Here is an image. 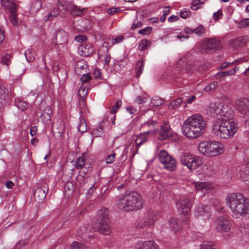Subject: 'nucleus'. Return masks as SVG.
<instances>
[{
    "label": "nucleus",
    "mask_w": 249,
    "mask_h": 249,
    "mask_svg": "<svg viewBox=\"0 0 249 249\" xmlns=\"http://www.w3.org/2000/svg\"><path fill=\"white\" fill-rule=\"evenodd\" d=\"M225 201L234 216L249 218V197L240 193H230L227 195Z\"/></svg>",
    "instance_id": "1"
},
{
    "label": "nucleus",
    "mask_w": 249,
    "mask_h": 249,
    "mask_svg": "<svg viewBox=\"0 0 249 249\" xmlns=\"http://www.w3.org/2000/svg\"><path fill=\"white\" fill-rule=\"evenodd\" d=\"M116 207L124 212L137 211L143 207V201L141 195L136 192L126 191L118 197Z\"/></svg>",
    "instance_id": "2"
},
{
    "label": "nucleus",
    "mask_w": 249,
    "mask_h": 249,
    "mask_svg": "<svg viewBox=\"0 0 249 249\" xmlns=\"http://www.w3.org/2000/svg\"><path fill=\"white\" fill-rule=\"evenodd\" d=\"M206 126L205 121L199 115L190 116L183 123L182 126V134L186 138L196 139L203 133Z\"/></svg>",
    "instance_id": "3"
},
{
    "label": "nucleus",
    "mask_w": 249,
    "mask_h": 249,
    "mask_svg": "<svg viewBox=\"0 0 249 249\" xmlns=\"http://www.w3.org/2000/svg\"><path fill=\"white\" fill-rule=\"evenodd\" d=\"M108 213V210L105 207L101 208L97 213V228L101 234L105 235H109L111 232Z\"/></svg>",
    "instance_id": "4"
},
{
    "label": "nucleus",
    "mask_w": 249,
    "mask_h": 249,
    "mask_svg": "<svg viewBox=\"0 0 249 249\" xmlns=\"http://www.w3.org/2000/svg\"><path fill=\"white\" fill-rule=\"evenodd\" d=\"M219 132L221 138L233 137L238 130L237 123L233 119L219 121Z\"/></svg>",
    "instance_id": "5"
},
{
    "label": "nucleus",
    "mask_w": 249,
    "mask_h": 249,
    "mask_svg": "<svg viewBox=\"0 0 249 249\" xmlns=\"http://www.w3.org/2000/svg\"><path fill=\"white\" fill-rule=\"evenodd\" d=\"M179 160L183 165L186 166L190 171L197 169L203 163L202 158L188 152L182 153Z\"/></svg>",
    "instance_id": "6"
},
{
    "label": "nucleus",
    "mask_w": 249,
    "mask_h": 249,
    "mask_svg": "<svg viewBox=\"0 0 249 249\" xmlns=\"http://www.w3.org/2000/svg\"><path fill=\"white\" fill-rule=\"evenodd\" d=\"M192 206L191 200L188 198H181L176 203L178 211L185 224H189V216Z\"/></svg>",
    "instance_id": "7"
},
{
    "label": "nucleus",
    "mask_w": 249,
    "mask_h": 249,
    "mask_svg": "<svg viewBox=\"0 0 249 249\" xmlns=\"http://www.w3.org/2000/svg\"><path fill=\"white\" fill-rule=\"evenodd\" d=\"M199 152L207 157H214L218 154V144L216 142H201L198 146Z\"/></svg>",
    "instance_id": "8"
},
{
    "label": "nucleus",
    "mask_w": 249,
    "mask_h": 249,
    "mask_svg": "<svg viewBox=\"0 0 249 249\" xmlns=\"http://www.w3.org/2000/svg\"><path fill=\"white\" fill-rule=\"evenodd\" d=\"M159 160L163 167L169 171H174L177 167L175 159L164 150H161L159 154Z\"/></svg>",
    "instance_id": "9"
},
{
    "label": "nucleus",
    "mask_w": 249,
    "mask_h": 249,
    "mask_svg": "<svg viewBox=\"0 0 249 249\" xmlns=\"http://www.w3.org/2000/svg\"><path fill=\"white\" fill-rule=\"evenodd\" d=\"M223 208L219 206V232H225L224 238H226L229 236L228 233L231 231V223L228 215L222 213Z\"/></svg>",
    "instance_id": "10"
},
{
    "label": "nucleus",
    "mask_w": 249,
    "mask_h": 249,
    "mask_svg": "<svg viewBox=\"0 0 249 249\" xmlns=\"http://www.w3.org/2000/svg\"><path fill=\"white\" fill-rule=\"evenodd\" d=\"M218 42L215 38H206L201 43L200 50L204 53H210L216 51Z\"/></svg>",
    "instance_id": "11"
},
{
    "label": "nucleus",
    "mask_w": 249,
    "mask_h": 249,
    "mask_svg": "<svg viewBox=\"0 0 249 249\" xmlns=\"http://www.w3.org/2000/svg\"><path fill=\"white\" fill-rule=\"evenodd\" d=\"M157 219V215L152 210H149L145 214L142 222L138 224L136 227L137 229H145L153 226Z\"/></svg>",
    "instance_id": "12"
},
{
    "label": "nucleus",
    "mask_w": 249,
    "mask_h": 249,
    "mask_svg": "<svg viewBox=\"0 0 249 249\" xmlns=\"http://www.w3.org/2000/svg\"><path fill=\"white\" fill-rule=\"evenodd\" d=\"M195 216L198 219H208L211 216L210 207L204 205L198 206L195 209Z\"/></svg>",
    "instance_id": "13"
},
{
    "label": "nucleus",
    "mask_w": 249,
    "mask_h": 249,
    "mask_svg": "<svg viewBox=\"0 0 249 249\" xmlns=\"http://www.w3.org/2000/svg\"><path fill=\"white\" fill-rule=\"evenodd\" d=\"M236 108L243 115L242 117L244 118L245 116L249 117V100L243 99L237 100Z\"/></svg>",
    "instance_id": "14"
},
{
    "label": "nucleus",
    "mask_w": 249,
    "mask_h": 249,
    "mask_svg": "<svg viewBox=\"0 0 249 249\" xmlns=\"http://www.w3.org/2000/svg\"><path fill=\"white\" fill-rule=\"evenodd\" d=\"M219 111V122L232 119L233 111L232 109L227 105H220Z\"/></svg>",
    "instance_id": "15"
},
{
    "label": "nucleus",
    "mask_w": 249,
    "mask_h": 249,
    "mask_svg": "<svg viewBox=\"0 0 249 249\" xmlns=\"http://www.w3.org/2000/svg\"><path fill=\"white\" fill-rule=\"evenodd\" d=\"M48 191V186L47 184L43 183L40 187H38L34 192V198L38 203L42 202L46 196Z\"/></svg>",
    "instance_id": "16"
},
{
    "label": "nucleus",
    "mask_w": 249,
    "mask_h": 249,
    "mask_svg": "<svg viewBox=\"0 0 249 249\" xmlns=\"http://www.w3.org/2000/svg\"><path fill=\"white\" fill-rule=\"evenodd\" d=\"M1 5L11 16H17V5L14 0H0Z\"/></svg>",
    "instance_id": "17"
},
{
    "label": "nucleus",
    "mask_w": 249,
    "mask_h": 249,
    "mask_svg": "<svg viewBox=\"0 0 249 249\" xmlns=\"http://www.w3.org/2000/svg\"><path fill=\"white\" fill-rule=\"evenodd\" d=\"M89 86L82 85L79 88L77 95L79 98V105L81 108L86 106V97L88 94Z\"/></svg>",
    "instance_id": "18"
},
{
    "label": "nucleus",
    "mask_w": 249,
    "mask_h": 249,
    "mask_svg": "<svg viewBox=\"0 0 249 249\" xmlns=\"http://www.w3.org/2000/svg\"><path fill=\"white\" fill-rule=\"evenodd\" d=\"M135 249H159V247L152 240L139 241L136 243Z\"/></svg>",
    "instance_id": "19"
},
{
    "label": "nucleus",
    "mask_w": 249,
    "mask_h": 249,
    "mask_svg": "<svg viewBox=\"0 0 249 249\" xmlns=\"http://www.w3.org/2000/svg\"><path fill=\"white\" fill-rule=\"evenodd\" d=\"M238 176L243 181L249 184V162L240 166Z\"/></svg>",
    "instance_id": "20"
},
{
    "label": "nucleus",
    "mask_w": 249,
    "mask_h": 249,
    "mask_svg": "<svg viewBox=\"0 0 249 249\" xmlns=\"http://www.w3.org/2000/svg\"><path fill=\"white\" fill-rule=\"evenodd\" d=\"M172 136L171 130L167 123H164L162 125L159 132L158 139L163 141L169 139Z\"/></svg>",
    "instance_id": "21"
},
{
    "label": "nucleus",
    "mask_w": 249,
    "mask_h": 249,
    "mask_svg": "<svg viewBox=\"0 0 249 249\" xmlns=\"http://www.w3.org/2000/svg\"><path fill=\"white\" fill-rule=\"evenodd\" d=\"M79 53L83 56H88L93 53V49L90 44H83L78 49Z\"/></svg>",
    "instance_id": "22"
},
{
    "label": "nucleus",
    "mask_w": 249,
    "mask_h": 249,
    "mask_svg": "<svg viewBox=\"0 0 249 249\" xmlns=\"http://www.w3.org/2000/svg\"><path fill=\"white\" fill-rule=\"evenodd\" d=\"M156 124H157L156 122L151 120H148V121L141 124V129H146V131L143 132V134H149L153 132Z\"/></svg>",
    "instance_id": "23"
},
{
    "label": "nucleus",
    "mask_w": 249,
    "mask_h": 249,
    "mask_svg": "<svg viewBox=\"0 0 249 249\" xmlns=\"http://www.w3.org/2000/svg\"><path fill=\"white\" fill-rule=\"evenodd\" d=\"M74 71L77 74L80 75L83 72H87V65L86 62L83 60L78 61L75 64Z\"/></svg>",
    "instance_id": "24"
},
{
    "label": "nucleus",
    "mask_w": 249,
    "mask_h": 249,
    "mask_svg": "<svg viewBox=\"0 0 249 249\" xmlns=\"http://www.w3.org/2000/svg\"><path fill=\"white\" fill-rule=\"evenodd\" d=\"M194 185L196 190L198 191L209 190L213 188V184L210 182H195Z\"/></svg>",
    "instance_id": "25"
},
{
    "label": "nucleus",
    "mask_w": 249,
    "mask_h": 249,
    "mask_svg": "<svg viewBox=\"0 0 249 249\" xmlns=\"http://www.w3.org/2000/svg\"><path fill=\"white\" fill-rule=\"evenodd\" d=\"M68 39V34L63 30H60L57 32L55 35V39L59 44H63L66 42Z\"/></svg>",
    "instance_id": "26"
},
{
    "label": "nucleus",
    "mask_w": 249,
    "mask_h": 249,
    "mask_svg": "<svg viewBox=\"0 0 249 249\" xmlns=\"http://www.w3.org/2000/svg\"><path fill=\"white\" fill-rule=\"evenodd\" d=\"M218 109V106L216 103H212L209 106L207 113L212 118L216 117L217 116V110Z\"/></svg>",
    "instance_id": "27"
},
{
    "label": "nucleus",
    "mask_w": 249,
    "mask_h": 249,
    "mask_svg": "<svg viewBox=\"0 0 249 249\" xmlns=\"http://www.w3.org/2000/svg\"><path fill=\"white\" fill-rule=\"evenodd\" d=\"M170 228L175 232H177L181 228L180 221L177 218H172L169 221Z\"/></svg>",
    "instance_id": "28"
},
{
    "label": "nucleus",
    "mask_w": 249,
    "mask_h": 249,
    "mask_svg": "<svg viewBox=\"0 0 249 249\" xmlns=\"http://www.w3.org/2000/svg\"><path fill=\"white\" fill-rule=\"evenodd\" d=\"M39 109L43 112L41 113V116H44L47 120L51 119L50 115L52 114V111L49 106L44 107V106L42 103L39 106Z\"/></svg>",
    "instance_id": "29"
},
{
    "label": "nucleus",
    "mask_w": 249,
    "mask_h": 249,
    "mask_svg": "<svg viewBox=\"0 0 249 249\" xmlns=\"http://www.w3.org/2000/svg\"><path fill=\"white\" fill-rule=\"evenodd\" d=\"M14 103L15 106L21 111H24L28 107V104L26 102L18 98L15 100Z\"/></svg>",
    "instance_id": "30"
},
{
    "label": "nucleus",
    "mask_w": 249,
    "mask_h": 249,
    "mask_svg": "<svg viewBox=\"0 0 249 249\" xmlns=\"http://www.w3.org/2000/svg\"><path fill=\"white\" fill-rule=\"evenodd\" d=\"M151 45V42L148 39H142L140 42L138 49L140 51L147 50Z\"/></svg>",
    "instance_id": "31"
},
{
    "label": "nucleus",
    "mask_w": 249,
    "mask_h": 249,
    "mask_svg": "<svg viewBox=\"0 0 249 249\" xmlns=\"http://www.w3.org/2000/svg\"><path fill=\"white\" fill-rule=\"evenodd\" d=\"M145 134H143V133L141 134V135L137 137V138L135 140V142L136 143V149L137 152H135V154H136L138 152V150L140 147V146L143 144L144 142L147 141V138L144 136Z\"/></svg>",
    "instance_id": "32"
},
{
    "label": "nucleus",
    "mask_w": 249,
    "mask_h": 249,
    "mask_svg": "<svg viewBox=\"0 0 249 249\" xmlns=\"http://www.w3.org/2000/svg\"><path fill=\"white\" fill-rule=\"evenodd\" d=\"M143 18L142 17H136L134 22L132 25L131 28L134 30L142 26L143 22Z\"/></svg>",
    "instance_id": "33"
},
{
    "label": "nucleus",
    "mask_w": 249,
    "mask_h": 249,
    "mask_svg": "<svg viewBox=\"0 0 249 249\" xmlns=\"http://www.w3.org/2000/svg\"><path fill=\"white\" fill-rule=\"evenodd\" d=\"M144 66V63L142 59L140 60L136 65V76L138 78L142 73Z\"/></svg>",
    "instance_id": "34"
},
{
    "label": "nucleus",
    "mask_w": 249,
    "mask_h": 249,
    "mask_svg": "<svg viewBox=\"0 0 249 249\" xmlns=\"http://www.w3.org/2000/svg\"><path fill=\"white\" fill-rule=\"evenodd\" d=\"M12 58V54L6 53L5 55H3L1 59L0 60V63L2 65H4L6 66L7 67H9L11 64V59Z\"/></svg>",
    "instance_id": "35"
},
{
    "label": "nucleus",
    "mask_w": 249,
    "mask_h": 249,
    "mask_svg": "<svg viewBox=\"0 0 249 249\" xmlns=\"http://www.w3.org/2000/svg\"><path fill=\"white\" fill-rule=\"evenodd\" d=\"M87 9H81L77 5H73L71 10V13L73 15V16H80L84 13V11L86 10Z\"/></svg>",
    "instance_id": "36"
},
{
    "label": "nucleus",
    "mask_w": 249,
    "mask_h": 249,
    "mask_svg": "<svg viewBox=\"0 0 249 249\" xmlns=\"http://www.w3.org/2000/svg\"><path fill=\"white\" fill-rule=\"evenodd\" d=\"M79 124L78 125L77 128L78 131L81 133H84L87 131V125L86 122L83 118L80 117Z\"/></svg>",
    "instance_id": "37"
},
{
    "label": "nucleus",
    "mask_w": 249,
    "mask_h": 249,
    "mask_svg": "<svg viewBox=\"0 0 249 249\" xmlns=\"http://www.w3.org/2000/svg\"><path fill=\"white\" fill-rule=\"evenodd\" d=\"M200 249H217V246L212 242H204L200 245Z\"/></svg>",
    "instance_id": "38"
},
{
    "label": "nucleus",
    "mask_w": 249,
    "mask_h": 249,
    "mask_svg": "<svg viewBox=\"0 0 249 249\" xmlns=\"http://www.w3.org/2000/svg\"><path fill=\"white\" fill-rule=\"evenodd\" d=\"M86 160L84 157H79L75 163V167L77 169H83L85 165Z\"/></svg>",
    "instance_id": "39"
},
{
    "label": "nucleus",
    "mask_w": 249,
    "mask_h": 249,
    "mask_svg": "<svg viewBox=\"0 0 249 249\" xmlns=\"http://www.w3.org/2000/svg\"><path fill=\"white\" fill-rule=\"evenodd\" d=\"M182 102V98H178L171 102L168 105V108L170 109H175L177 108Z\"/></svg>",
    "instance_id": "40"
},
{
    "label": "nucleus",
    "mask_w": 249,
    "mask_h": 249,
    "mask_svg": "<svg viewBox=\"0 0 249 249\" xmlns=\"http://www.w3.org/2000/svg\"><path fill=\"white\" fill-rule=\"evenodd\" d=\"M237 69L238 70V68L235 67L228 71H220L219 72V78L228 75H233L236 72Z\"/></svg>",
    "instance_id": "41"
},
{
    "label": "nucleus",
    "mask_w": 249,
    "mask_h": 249,
    "mask_svg": "<svg viewBox=\"0 0 249 249\" xmlns=\"http://www.w3.org/2000/svg\"><path fill=\"white\" fill-rule=\"evenodd\" d=\"M241 47L246 45L249 41V37L247 36H242L235 39Z\"/></svg>",
    "instance_id": "42"
},
{
    "label": "nucleus",
    "mask_w": 249,
    "mask_h": 249,
    "mask_svg": "<svg viewBox=\"0 0 249 249\" xmlns=\"http://www.w3.org/2000/svg\"><path fill=\"white\" fill-rule=\"evenodd\" d=\"M105 53H106V54L105 55H103L102 53H101V51L100 50L99 51V55L102 57L103 56H104V62H105V63L107 65H109V63H110V59H111V56L110 55V54L108 53V49L106 48L105 49Z\"/></svg>",
    "instance_id": "43"
},
{
    "label": "nucleus",
    "mask_w": 249,
    "mask_h": 249,
    "mask_svg": "<svg viewBox=\"0 0 249 249\" xmlns=\"http://www.w3.org/2000/svg\"><path fill=\"white\" fill-rule=\"evenodd\" d=\"M124 10L122 9L120 7L115 8V7H111L109 8L107 10V12L109 15H113V14H119L123 13V11Z\"/></svg>",
    "instance_id": "44"
},
{
    "label": "nucleus",
    "mask_w": 249,
    "mask_h": 249,
    "mask_svg": "<svg viewBox=\"0 0 249 249\" xmlns=\"http://www.w3.org/2000/svg\"><path fill=\"white\" fill-rule=\"evenodd\" d=\"M41 7V1L39 0H36L31 5V11L36 12L38 11Z\"/></svg>",
    "instance_id": "45"
},
{
    "label": "nucleus",
    "mask_w": 249,
    "mask_h": 249,
    "mask_svg": "<svg viewBox=\"0 0 249 249\" xmlns=\"http://www.w3.org/2000/svg\"><path fill=\"white\" fill-rule=\"evenodd\" d=\"M81 75H82V77H81L80 80L83 84L82 85H84V84L86 83L87 82L91 79V76L89 73H88L87 72L82 73Z\"/></svg>",
    "instance_id": "46"
},
{
    "label": "nucleus",
    "mask_w": 249,
    "mask_h": 249,
    "mask_svg": "<svg viewBox=\"0 0 249 249\" xmlns=\"http://www.w3.org/2000/svg\"><path fill=\"white\" fill-rule=\"evenodd\" d=\"M87 178L85 177L78 176L76 185L78 186L79 188L84 189V185L87 182Z\"/></svg>",
    "instance_id": "47"
},
{
    "label": "nucleus",
    "mask_w": 249,
    "mask_h": 249,
    "mask_svg": "<svg viewBox=\"0 0 249 249\" xmlns=\"http://www.w3.org/2000/svg\"><path fill=\"white\" fill-rule=\"evenodd\" d=\"M75 189V186L72 181H68L64 186L65 191H69L71 192V193H72Z\"/></svg>",
    "instance_id": "48"
},
{
    "label": "nucleus",
    "mask_w": 249,
    "mask_h": 249,
    "mask_svg": "<svg viewBox=\"0 0 249 249\" xmlns=\"http://www.w3.org/2000/svg\"><path fill=\"white\" fill-rule=\"evenodd\" d=\"M194 33H195L198 36H201L205 32V29L201 25H199L195 29H194Z\"/></svg>",
    "instance_id": "49"
},
{
    "label": "nucleus",
    "mask_w": 249,
    "mask_h": 249,
    "mask_svg": "<svg viewBox=\"0 0 249 249\" xmlns=\"http://www.w3.org/2000/svg\"><path fill=\"white\" fill-rule=\"evenodd\" d=\"M25 55L28 62H32L35 59V53L31 50H28L25 52Z\"/></svg>",
    "instance_id": "50"
},
{
    "label": "nucleus",
    "mask_w": 249,
    "mask_h": 249,
    "mask_svg": "<svg viewBox=\"0 0 249 249\" xmlns=\"http://www.w3.org/2000/svg\"><path fill=\"white\" fill-rule=\"evenodd\" d=\"M116 153L115 151H112L111 153L108 155L106 159V162L107 164H111L115 160Z\"/></svg>",
    "instance_id": "51"
},
{
    "label": "nucleus",
    "mask_w": 249,
    "mask_h": 249,
    "mask_svg": "<svg viewBox=\"0 0 249 249\" xmlns=\"http://www.w3.org/2000/svg\"><path fill=\"white\" fill-rule=\"evenodd\" d=\"M86 246L78 242H73L71 245V249H85Z\"/></svg>",
    "instance_id": "52"
},
{
    "label": "nucleus",
    "mask_w": 249,
    "mask_h": 249,
    "mask_svg": "<svg viewBox=\"0 0 249 249\" xmlns=\"http://www.w3.org/2000/svg\"><path fill=\"white\" fill-rule=\"evenodd\" d=\"M121 105L122 101L120 99L117 100L115 102V105L112 107L110 113L112 114H115L117 112L118 109L121 107Z\"/></svg>",
    "instance_id": "53"
},
{
    "label": "nucleus",
    "mask_w": 249,
    "mask_h": 249,
    "mask_svg": "<svg viewBox=\"0 0 249 249\" xmlns=\"http://www.w3.org/2000/svg\"><path fill=\"white\" fill-rule=\"evenodd\" d=\"M163 103L164 101L162 99L158 97L152 99L151 101L152 105L157 107L161 106Z\"/></svg>",
    "instance_id": "54"
},
{
    "label": "nucleus",
    "mask_w": 249,
    "mask_h": 249,
    "mask_svg": "<svg viewBox=\"0 0 249 249\" xmlns=\"http://www.w3.org/2000/svg\"><path fill=\"white\" fill-rule=\"evenodd\" d=\"M152 30V27H147L142 29L139 30L138 33L142 35H148L151 33Z\"/></svg>",
    "instance_id": "55"
},
{
    "label": "nucleus",
    "mask_w": 249,
    "mask_h": 249,
    "mask_svg": "<svg viewBox=\"0 0 249 249\" xmlns=\"http://www.w3.org/2000/svg\"><path fill=\"white\" fill-rule=\"evenodd\" d=\"M218 86V82L214 81L207 86L205 88V90L207 91H209L213 89H214Z\"/></svg>",
    "instance_id": "56"
},
{
    "label": "nucleus",
    "mask_w": 249,
    "mask_h": 249,
    "mask_svg": "<svg viewBox=\"0 0 249 249\" xmlns=\"http://www.w3.org/2000/svg\"><path fill=\"white\" fill-rule=\"evenodd\" d=\"M202 4V2H201L199 0H194L192 3L191 8L192 10L196 11Z\"/></svg>",
    "instance_id": "57"
},
{
    "label": "nucleus",
    "mask_w": 249,
    "mask_h": 249,
    "mask_svg": "<svg viewBox=\"0 0 249 249\" xmlns=\"http://www.w3.org/2000/svg\"><path fill=\"white\" fill-rule=\"evenodd\" d=\"M230 46L235 50H238L239 48H241L236 39L230 41Z\"/></svg>",
    "instance_id": "58"
},
{
    "label": "nucleus",
    "mask_w": 249,
    "mask_h": 249,
    "mask_svg": "<svg viewBox=\"0 0 249 249\" xmlns=\"http://www.w3.org/2000/svg\"><path fill=\"white\" fill-rule=\"evenodd\" d=\"M81 22H85V25L84 26V28L86 29L90 28L92 25V22L90 21L88 18H83L81 19Z\"/></svg>",
    "instance_id": "59"
},
{
    "label": "nucleus",
    "mask_w": 249,
    "mask_h": 249,
    "mask_svg": "<svg viewBox=\"0 0 249 249\" xmlns=\"http://www.w3.org/2000/svg\"><path fill=\"white\" fill-rule=\"evenodd\" d=\"M241 59H236L231 63H229L228 62H224L219 67V69H223L226 68L229 66H232L235 64L236 61L238 60L240 61Z\"/></svg>",
    "instance_id": "60"
},
{
    "label": "nucleus",
    "mask_w": 249,
    "mask_h": 249,
    "mask_svg": "<svg viewBox=\"0 0 249 249\" xmlns=\"http://www.w3.org/2000/svg\"><path fill=\"white\" fill-rule=\"evenodd\" d=\"M207 69V66L206 65V63H203L199 65L197 67V71L201 73H202L206 71Z\"/></svg>",
    "instance_id": "61"
},
{
    "label": "nucleus",
    "mask_w": 249,
    "mask_h": 249,
    "mask_svg": "<svg viewBox=\"0 0 249 249\" xmlns=\"http://www.w3.org/2000/svg\"><path fill=\"white\" fill-rule=\"evenodd\" d=\"M196 69V65H193L188 64L186 67V72L188 74H191Z\"/></svg>",
    "instance_id": "62"
},
{
    "label": "nucleus",
    "mask_w": 249,
    "mask_h": 249,
    "mask_svg": "<svg viewBox=\"0 0 249 249\" xmlns=\"http://www.w3.org/2000/svg\"><path fill=\"white\" fill-rule=\"evenodd\" d=\"M249 26V18L241 20L239 23L238 26L240 28H245Z\"/></svg>",
    "instance_id": "63"
},
{
    "label": "nucleus",
    "mask_w": 249,
    "mask_h": 249,
    "mask_svg": "<svg viewBox=\"0 0 249 249\" xmlns=\"http://www.w3.org/2000/svg\"><path fill=\"white\" fill-rule=\"evenodd\" d=\"M75 40L78 42H82L87 40V36L83 35H79L75 36Z\"/></svg>",
    "instance_id": "64"
}]
</instances>
